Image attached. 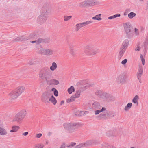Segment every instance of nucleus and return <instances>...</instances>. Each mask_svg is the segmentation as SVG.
Instances as JSON below:
<instances>
[{
    "instance_id": "obj_1",
    "label": "nucleus",
    "mask_w": 148,
    "mask_h": 148,
    "mask_svg": "<svg viewBox=\"0 0 148 148\" xmlns=\"http://www.w3.org/2000/svg\"><path fill=\"white\" fill-rule=\"evenodd\" d=\"M84 53L88 56L94 55L99 52V49L97 47L88 45L85 46L84 49Z\"/></svg>"
},
{
    "instance_id": "obj_2",
    "label": "nucleus",
    "mask_w": 148,
    "mask_h": 148,
    "mask_svg": "<svg viewBox=\"0 0 148 148\" xmlns=\"http://www.w3.org/2000/svg\"><path fill=\"white\" fill-rule=\"evenodd\" d=\"M100 4L97 0H85L79 4V6L81 7H92Z\"/></svg>"
},
{
    "instance_id": "obj_3",
    "label": "nucleus",
    "mask_w": 148,
    "mask_h": 148,
    "mask_svg": "<svg viewBox=\"0 0 148 148\" xmlns=\"http://www.w3.org/2000/svg\"><path fill=\"white\" fill-rule=\"evenodd\" d=\"M27 112L26 110L23 109L18 113L15 116L13 119V121L16 122L20 123L23 119L25 117Z\"/></svg>"
},
{
    "instance_id": "obj_4",
    "label": "nucleus",
    "mask_w": 148,
    "mask_h": 148,
    "mask_svg": "<svg viewBox=\"0 0 148 148\" xmlns=\"http://www.w3.org/2000/svg\"><path fill=\"white\" fill-rule=\"evenodd\" d=\"M38 53L42 55L50 56L54 54V51L53 49L50 48H41L39 50Z\"/></svg>"
},
{
    "instance_id": "obj_5",
    "label": "nucleus",
    "mask_w": 148,
    "mask_h": 148,
    "mask_svg": "<svg viewBox=\"0 0 148 148\" xmlns=\"http://www.w3.org/2000/svg\"><path fill=\"white\" fill-rule=\"evenodd\" d=\"M125 37L128 38L131 36V26L130 23H125L123 24Z\"/></svg>"
},
{
    "instance_id": "obj_6",
    "label": "nucleus",
    "mask_w": 148,
    "mask_h": 148,
    "mask_svg": "<svg viewBox=\"0 0 148 148\" xmlns=\"http://www.w3.org/2000/svg\"><path fill=\"white\" fill-rule=\"evenodd\" d=\"M49 70L48 67H44L39 72V77L42 80L47 79L48 74L49 72Z\"/></svg>"
},
{
    "instance_id": "obj_7",
    "label": "nucleus",
    "mask_w": 148,
    "mask_h": 148,
    "mask_svg": "<svg viewBox=\"0 0 148 148\" xmlns=\"http://www.w3.org/2000/svg\"><path fill=\"white\" fill-rule=\"evenodd\" d=\"M77 125V124L74 123H65L64 124V127L65 129L68 130L69 132H72L75 130L74 127Z\"/></svg>"
},
{
    "instance_id": "obj_8",
    "label": "nucleus",
    "mask_w": 148,
    "mask_h": 148,
    "mask_svg": "<svg viewBox=\"0 0 148 148\" xmlns=\"http://www.w3.org/2000/svg\"><path fill=\"white\" fill-rule=\"evenodd\" d=\"M95 144L93 140H90L84 143H81L77 146V148L84 147L88 146L93 145Z\"/></svg>"
},
{
    "instance_id": "obj_9",
    "label": "nucleus",
    "mask_w": 148,
    "mask_h": 148,
    "mask_svg": "<svg viewBox=\"0 0 148 148\" xmlns=\"http://www.w3.org/2000/svg\"><path fill=\"white\" fill-rule=\"evenodd\" d=\"M81 91L79 90L76 91L75 94L71 96L70 98L66 100V102L67 103H70L75 101L77 98L79 97L80 96Z\"/></svg>"
},
{
    "instance_id": "obj_10",
    "label": "nucleus",
    "mask_w": 148,
    "mask_h": 148,
    "mask_svg": "<svg viewBox=\"0 0 148 148\" xmlns=\"http://www.w3.org/2000/svg\"><path fill=\"white\" fill-rule=\"evenodd\" d=\"M47 11H45V12H42L41 14L39 16L37 19V21L39 23H42L46 21L47 15Z\"/></svg>"
},
{
    "instance_id": "obj_11",
    "label": "nucleus",
    "mask_w": 148,
    "mask_h": 148,
    "mask_svg": "<svg viewBox=\"0 0 148 148\" xmlns=\"http://www.w3.org/2000/svg\"><path fill=\"white\" fill-rule=\"evenodd\" d=\"M15 90L12 91L8 95L10 98L12 99H16L18 96Z\"/></svg>"
},
{
    "instance_id": "obj_12",
    "label": "nucleus",
    "mask_w": 148,
    "mask_h": 148,
    "mask_svg": "<svg viewBox=\"0 0 148 148\" xmlns=\"http://www.w3.org/2000/svg\"><path fill=\"white\" fill-rule=\"evenodd\" d=\"M27 40V36H24L18 37L14 39L12 41L15 42H21L22 41H25Z\"/></svg>"
},
{
    "instance_id": "obj_13",
    "label": "nucleus",
    "mask_w": 148,
    "mask_h": 148,
    "mask_svg": "<svg viewBox=\"0 0 148 148\" xmlns=\"http://www.w3.org/2000/svg\"><path fill=\"white\" fill-rule=\"evenodd\" d=\"M25 89V88L24 86H20L17 87L15 90L19 96L24 92Z\"/></svg>"
},
{
    "instance_id": "obj_14",
    "label": "nucleus",
    "mask_w": 148,
    "mask_h": 148,
    "mask_svg": "<svg viewBox=\"0 0 148 148\" xmlns=\"http://www.w3.org/2000/svg\"><path fill=\"white\" fill-rule=\"evenodd\" d=\"M48 92L47 91L44 92L42 94L41 99L43 102H46L48 98Z\"/></svg>"
},
{
    "instance_id": "obj_15",
    "label": "nucleus",
    "mask_w": 148,
    "mask_h": 148,
    "mask_svg": "<svg viewBox=\"0 0 148 148\" xmlns=\"http://www.w3.org/2000/svg\"><path fill=\"white\" fill-rule=\"evenodd\" d=\"M119 82L121 84H124L126 82V78L123 76H119L117 78Z\"/></svg>"
},
{
    "instance_id": "obj_16",
    "label": "nucleus",
    "mask_w": 148,
    "mask_h": 148,
    "mask_svg": "<svg viewBox=\"0 0 148 148\" xmlns=\"http://www.w3.org/2000/svg\"><path fill=\"white\" fill-rule=\"evenodd\" d=\"M129 44V41L128 40L125 39L123 42L121 48L126 50Z\"/></svg>"
},
{
    "instance_id": "obj_17",
    "label": "nucleus",
    "mask_w": 148,
    "mask_h": 148,
    "mask_svg": "<svg viewBox=\"0 0 148 148\" xmlns=\"http://www.w3.org/2000/svg\"><path fill=\"white\" fill-rule=\"evenodd\" d=\"M49 100L50 102L51 103L54 105L56 104L57 102L56 98L53 95H52L49 97Z\"/></svg>"
},
{
    "instance_id": "obj_18",
    "label": "nucleus",
    "mask_w": 148,
    "mask_h": 148,
    "mask_svg": "<svg viewBox=\"0 0 148 148\" xmlns=\"http://www.w3.org/2000/svg\"><path fill=\"white\" fill-rule=\"evenodd\" d=\"M143 72V68L142 66H140L138 69V70L137 73V76L138 79L140 78V77L142 74Z\"/></svg>"
},
{
    "instance_id": "obj_19",
    "label": "nucleus",
    "mask_w": 148,
    "mask_h": 148,
    "mask_svg": "<svg viewBox=\"0 0 148 148\" xmlns=\"http://www.w3.org/2000/svg\"><path fill=\"white\" fill-rule=\"evenodd\" d=\"M139 99V97L138 95H135L133 98L132 100V102L135 104L138 105V101Z\"/></svg>"
},
{
    "instance_id": "obj_20",
    "label": "nucleus",
    "mask_w": 148,
    "mask_h": 148,
    "mask_svg": "<svg viewBox=\"0 0 148 148\" xmlns=\"http://www.w3.org/2000/svg\"><path fill=\"white\" fill-rule=\"evenodd\" d=\"M106 110V108L103 107L101 109L95 110L94 111L95 114V115L99 114L101 112L105 111Z\"/></svg>"
},
{
    "instance_id": "obj_21",
    "label": "nucleus",
    "mask_w": 148,
    "mask_h": 148,
    "mask_svg": "<svg viewBox=\"0 0 148 148\" xmlns=\"http://www.w3.org/2000/svg\"><path fill=\"white\" fill-rule=\"evenodd\" d=\"M133 106L132 103L131 102L129 103L124 108V110L125 111H128Z\"/></svg>"
},
{
    "instance_id": "obj_22",
    "label": "nucleus",
    "mask_w": 148,
    "mask_h": 148,
    "mask_svg": "<svg viewBox=\"0 0 148 148\" xmlns=\"http://www.w3.org/2000/svg\"><path fill=\"white\" fill-rule=\"evenodd\" d=\"M8 134L6 130L4 128L0 127V135H5Z\"/></svg>"
},
{
    "instance_id": "obj_23",
    "label": "nucleus",
    "mask_w": 148,
    "mask_h": 148,
    "mask_svg": "<svg viewBox=\"0 0 148 148\" xmlns=\"http://www.w3.org/2000/svg\"><path fill=\"white\" fill-rule=\"evenodd\" d=\"M125 51L126 50L121 48L120 51L118 55V59H121V57L123 56L124 53H125Z\"/></svg>"
},
{
    "instance_id": "obj_24",
    "label": "nucleus",
    "mask_w": 148,
    "mask_h": 148,
    "mask_svg": "<svg viewBox=\"0 0 148 148\" xmlns=\"http://www.w3.org/2000/svg\"><path fill=\"white\" fill-rule=\"evenodd\" d=\"M20 127L17 126H13L12 127V130H10L11 132H17L19 129Z\"/></svg>"
},
{
    "instance_id": "obj_25",
    "label": "nucleus",
    "mask_w": 148,
    "mask_h": 148,
    "mask_svg": "<svg viewBox=\"0 0 148 148\" xmlns=\"http://www.w3.org/2000/svg\"><path fill=\"white\" fill-rule=\"evenodd\" d=\"M57 66L56 62L52 63V65L50 67V69L52 71H54L57 68Z\"/></svg>"
},
{
    "instance_id": "obj_26",
    "label": "nucleus",
    "mask_w": 148,
    "mask_h": 148,
    "mask_svg": "<svg viewBox=\"0 0 148 148\" xmlns=\"http://www.w3.org/2000/svg\"><path fill=\"white\" fill-rule=\"evenodd\" d=\"M67 91L69 94H71L72 92H75V88L73 86H71L68 88Z\"/></svg>"
},
{
    "instance_id": "obj_27",
    "label": "nucleus",
    "mask_w": 148,
    "mask_h": 148,
    "mask_svg": "<svg viewBox=\"0 0 148 148\" xmlns=\"http://www.w3.org/2000/svg\"><path fill=\"white\" fill-rule=\"evenodd\" d=\"M101 14L97 15H96L95 16L92 17V19L94 20H96L98 21H100L102 19L101 17Z\"/></svg>"
},
{
    "instance_id": "obj_28",
    "label": "nucleus",
    "mask_w": 148,
    "mask_h": 148,
    "mask_svg": "<svg viewBox=\"0 0 148 148\" xmlns=\"http://www.w3.org/2000/svg\"><path fill=\"white\" fill-rule=\"evenodd\" d=\"M84 26L82 23L77 24L76 25L75 30L77 31H78L81 28Z\"/></svg>"
},
{
    "instance_id": "obj_29",
    "label": "nucleus",
    "mask_w": 148,
    "mask_h": 148,
    "mask_svg": "<svg viewBox=\"0 0 148 148\" xmlns=\"http://www.w3.org/2000/svg\"><path fill=\"white\" fill-rule=\"evenodd\" d=\"M120 14H117L112 16H110L108 17L109 19H114L116 17H119L120 16Z\"/></svg>"
},
{
    "instance_id": "obj_30",
    "label": "nucleus",
    "mask_w": 148,
    "mask_h": 148,
    "mask_svg": "<svg viewBox=\"0 0 148 148\" xmlns=\"http://www.w3.org/2000/svg\"><path fill=\"white\" fill-rule=\"evenodd\" d=\"M51 84L53 85H57L59 84V81L58 80L55 79L51 80Z\"/></svg>"
},
{
    "instance_id": "obj_31",
    "label": "nucleus",
    "mask_w": 148,
    "mask_h": 148,
    "mask_svg": "<svg viewBox=\"0 0 148 148\" xmlns=\"http://www.w3.org/2000/svg\"><path fill=\"white\" fill-rule=\"evenodd\" d=\"M43 147L44 145L42 143H38L34 145L35 148H43Z\"/></svg>"
},
{
    "instance_id": "obj_32",
    "label": "nucleus",
    "mask_w": 148,
    "mask_h": 148,
    "mask_svg": "<svg viewBox=\"0 0 148 148\" xmlns=\"http://www.w3.org/2000/svg\"><path fill=\"white\" fill-rule=\"evenodd\" d=\"M136 15V13L133 12H131L128 14V16L130 19H132Z\"/></svg>"
},
{
    "instance_id": "obj_33",
    "label": "nucleus",
    "mask_w": 148,
    "mask_h": 148,
    "mask_svg": "<svg viewBox=\"0 0 148 148\" xmlns=\"http://www.w3.org/2000/svg\"><path fill=\"white\" fill-rule=\"evenodd\" d=\"M88 113V111H79V116L84 115V114H87Z\"/></svg>"
},
{
    "instance_id": "obj_34",
    "label": "nucleus",
    "mask_w": 148,
    "mask_h": 148,
    "mask_svg": "<svg viewBox=\"0 0 148 148\" xmlns=\"http://www.w3.org/2000/svg\"><path fill=\"white\" fill-rule=\"evenodd\" d=\"M134 34L136 36H138L139 34V32L138 29L136 28H135L134 31Z\"/></svg>"
},
{
    "instance_id": "obj_35",
    "label": "nucleus",
    "mask_w": 148,
    "mask_h": 148,
    "mask_svg": "<svg viewBox=\"0 0 148 148\" xmlns=\"http://www.w3.org/2000/svg\"><path fill=\"white\" fill-rule=\"evenodd\" d=\"M72 18L71 16H64V21H67L71 19Z\"/></svg>"
},
{
    "instance_id": "obj_36",
    "label": "nucleus",
    "mask_w": 148,
    "mask_h": 148,
    "mask_svg": "<svg viewBox=\"0 0 148 148\" xmlns=\"http://www.w3.org/2000/svg\"><path fill=\"white\" fill-rule=\"evenodd\" d=\"M42 41V40L41 39H39L35 41H30V42L32 43H36L37 44H38L41 42Z\"/></svg>"
},
{
    "instance_id": "obj_37",
    "label": "nucleus",
    "mask_w": 148,
    "mask_h": 148,
    "mask_svg": "<svg viewBox=\"0 0 148 148\" xmlns=\"http://www.w3.org/2000/svg\"><path fill=\"white\" fill-rule=\"evenodd\" d=\"M140 58L143 65H144L145 64V60L143 58V56L142 54L140 55Z\"/></svg>"
},
{
    "instance_id": "obj_38",
    "label": "nucleus",
    "mask_w": 148,
    "mask_h": 148,
    "mask_svg": "<svg viewBox=\"0 0 148 148\" xmlns=\"http://www.w3.org/2000/svg\"><path fill=\"white\" fill-rule=\"evenodd\" d=\"M92 21H88L82 23L84 26L92 23Z\"/></svg>"
},
{
    "instance_id": "obj_39",
    "label": "nucleus",
    "mask_w": 148,
    "mask_h": 148,
    "mask_svg": "<svg viewBox=\"0 0 148 148\" xmlns=\"http://www.w3.org/2000/svg\"><path fill=\"white\" fill-rule=\"evenodd\" d=\"M76 144V143L75 142H71L69 144L67 145V147L68 148H70L71 147L74 146Z\"/></svg>"
},
{
    "instance_id": "obj_40",
    "label": "nucleus",
    "mask_w": 148,
    "mask_h": 148,
    "mask_svg": "<svg viewBox=\"0 0 148 148\" xmlns=\"http://www.w3.org/2000/svg\"><path fill=\"white\" fill-rule=\"evenodd\" d=\"M79 110H75L74 111V113L75 115L77 116H79Z\"/></svg>"
},
{
    "instance_id": "obj_41",
    "label": "nucleus",
    "mask_w": 148,
    "mask_h": 148,
    "mask_svg": "<svg viewBox=\"0 0 148 148\" xmlns=\"http://www.w3.org/2000/svg\"><path fill=\"white\" fill-rule=\"evenodd\" d=\"M127 59H125L121 62V63L122 64L124 65L127 63Z\"/></svg>"
},
{
    "instance_id": "obj_42",
    "label": "nucleus",
    "mask_w": 148,
    "mask_h": 148,
    "mask_svg": "<svg viewBox=\"0 0 148 148\" xmlns=\"http://www.w3.org/2000/svg\"><path fill=\"white\" fill-rule=\"evenodd\" d=\"M141 49V47L140 46L138 45L136 47L135 49V50L136 51H139Z\"/></svg>"
},
{
    "instance_id": "obj_43",
    "label": "nucleus",
    "mask_w": 148,
    "mask_h": 148,
    "mask_svg": "<svg viewBox=\"0 0 148 148\" xmlns=\"http://www.w3.org/2000/svg\"><path fill=\"white\" fill-rule=\"evenodd\" d=\"M42 134L41 133H39L36 134V138H40L41 137Z\"/></svg>"
},
{
    "instance_id": "obj_44",
    "label": "nucleus",
    "mask_w": 148,
    "mask_h": 148,
    "mask_svg": "<svg viewBox=\"0 0 148 148\" xmlns=\"http://www.w3.org/2000/svg\"><path fill=\"white\" fill-rule=\"evenodd\" d=\"M54 95L56 96H58V92L57 90L56 91L53 92Z\"/></svg>"
},
{
    "instance_id": "obj_45",
    "label": "nucleus",
    "mask_w": 148,
    "mask_h": 148,
    "mask_svg": "<svg viewBox=\"0 0 148 148\" xmlns=\"http://www.w3.org/2000/svg\"><path fill=\"white\" fill-rule=\"evenodd\" d=\"M145 45H148V40H145V42L144 43Z\"/></svg>"
},
{
    "instance_id": "obj_46",
    "label": "nucleus",
    "mask_w": 148,
    "mask_h": 148,
    "mask_svg": "<svg viewBox=\"0 0 148 148\" xmlns=\"http://www.w3.org/2000/svg\"><path fill=\"white\" fill-rule=\"evenodd\" d=\"M65 144H63L60 146V148H65Z\"/></svg>"
},
{
    "instance_id": "obj_47",
    "label": "nucleus",
    "mask_w": 148,
    "mask_h": 148,
    "mask_svg": "<svg viewBox=\"0 0 148 148\" xmlns=\"http://www.w3.org/2000/svg\"><path fill=\"white\" fill-rule=\"evenodd\" d=\"M28 135V132H26L23 133L22 135L26 136Z\"/></svg>"
},
{
    "instance_id": "obj_48",
    "label": "nucleus",
    "mask_w": 148,
    "mask_h": 148,
    "mask_svg": "<svg viewBox=\"0 0 148 148\" xmlns=\"http://www.w3.org/2000/svg\"><path fill=\"white\" fill-rule=\"evenodd\" d=\"M56 90H57L55 88H53L51 89V91H53V92Z\"/></svg>"
},
{
    "instance_id": "obj_49",
    "label": "nucleus",
    "mask_w": 148,
    "mask_h": 148,
    "mask_svg": "<svg viewBox=\"0 0 148 148\" xmlns=\"http://www.w3.org/2000/svg\"><path fill=\"white\" fill-rule=\"evenodd\" d=\"M64 101H63V100L62 101L60 102V105H62V104H64Z\"/></svg>"
},
{
    "instance_id": "obj_50",
    "label": "nucleus",
    "mask_w": 148,
    "mask_h": 148,
    "mask_svg": "<svg viewBox=\"0 0 148 148\" xmlns=\"http://www.w3.org/2000/svg\"><path fill=\"white\" fill-rule=\"evenodd\" d=\"M102 148H108L107 147L103 145L102 146Z\"/></svg>"
},
{
    "instance_id": "obj_51",
    "label": "nucleus",
    "mask_w": 148,
    "mask_h": 148,
    "mask_svg": "<svg viewBox=\"0 0 148 148\" xmlns=\"http://www.w3.org/2000/svg\"><path fill=\"white\" fill-rule=\"evenodd\" d=\"M48 143H49L48 142V141H47L45 143H46V144H48Z\"/></svg>"
},
{
    "instance_id": "obj_52",
    "label": "nucleus",
    "mask_w": 148,
    "mask_h": 148,
    "mask_svg": "<svg viewBox=\"0 0 148 148\" xmlns=\"http://www.w3.org/2000/svg\"><path fill=\"white\" fill-rule=\"evenodd\" d=\"M130 148H135L134 147H131Z\"/></svg>"
},
{
    "instance_id": "obj_53",
    "label": "nucleus",
    "mask_w": 148,
    "mask_h": 148,
    "mask_svg": "<svg viewBox=\"0 0 148 148\" xmlns=\"http://www.w3.org/2000/svg\"><path fill=\"white\" fill-rule=\"evenodd\" d=\"M140 0V1H143V0Z\"/></svg>"
},
{
    "instance_id": "obj_54",
    "label": "nucleus",
    "mask_w": 148,
    "mask_h": 148,
    "mask_svg": "<svg viewBox=\"0 0 148 148\" xmlns=\"http://www.w3.org/2000/svg\"><path fill=\"white\" fill-rule=\"evenodd\" d=\"M147 5H148V3H147Z\"/></svg>"
}]
</instances>
